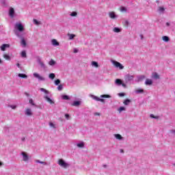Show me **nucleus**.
I'll return each mask as SVG.
<instances>
[{
  "label": "nucleus",
  "instance_id": "f257e3e1",
  "mask_svg": "<svg viewBox=\"0 0 175 175\" xmlns=\"http://www.w3.org/2000/svg\"><path fill=\"white\" fill-rule=\"evenodd\" d=\"M15 28L17 29L18 31L15 32V34L18 38H23V34L20 33V32H23L24 31V25H23V23H16Z\"/></svg>",
  "mask_w": 175,
  "mask_h": 175
},
{
  "label": "nucleus",
  "instance_id": "f03ea898",
  "mask_svg": "<svg viewBox=\"0 0 175 175\" xmlns=\"http://www.w3.org/2000/svg\"><path fill=\"white\" fill-rule=\"evenodd\" d=\"M124 83L126 84H132V82H133V80H135V76L132 75L131 74H126L124 75Z\"/></svg>",
  "mask_w": 175,
  "mask_h": 175
},
{
  "label": "nucleus",
  "instance_id": "7ed1b4c3",
  "mask_svg": "<svg viewBox=\"0 0 175 175\" xmlns=\"http://www.w3.org/2000/svg\"><path fill=\"white\" fill-rule=\"evenodd\" d=\"M58 165H59V166H62V167H64L65 169H66V167L69 166V164L65 162V161H64V159H59Z\"/></svg>",
  "mask_w": 175,
  "mask_h": 175
},
{
  "label": "nucleus",
  "instance_id": "20e7f679",
  "mask_svg": "<svg viewBox=\"0 0 175 175\" xmlns=\"http://www.w3.org/2000/svg\"><path fill=\"white\" fill-rule=\"evenodd\" d=\"M33 76L36 79H38V81H46V78L40 76V75H39L38 73L34 72L33 74Z\"/></svg>",
  "mask_w": 175,
  "mask_h": 175
},
{
  "label": "nucleus",
  "instance_id": "39448f33",
  "mask_svg": "<svg viewBox=\"0 0 175 175\" xmlns=\"http://www.w3.org/2000/svg\"><path fill=\"white\" fill-rule=\"evenodd\" d=\"M112 64L116 66V68H119V69H124V66H122L121 63L117 61L112 60Z\"/></svg>",
  "mask_w": 175,
  "mask_h": 175
},
{
  "label": "nucleus",
  "instance_id": "423d86ee",
  "mask_svg": "<svg viewBox=\"0 0 175 175\" xmlns=\"http://www.w3.org/2000/svg\"><path fill=\"white\" fill-rule=\"evenodd\" d=\"M109 17L111 18V20H116V18H118V15L116 14L114 12H109Z\"/></svg>",
  "mask_w": 175,
  "mask_h": 175
},
{
  "label": "nucleus",
  "instance_id": "0eeeda50",
  "mask_svg": "<svg viewBox=\"0 0 175 175\" xmlns=\"http://www.w3.org/2000/svg\"><path fill=\"white\" fill-rule=\"evenodd\" d=\"M21 155L23 156L24 162H28V161H29V157H28V154L25 153V152H22Z\"/></svg>",
  "mask_w": 175,
  "mask_h": 175
},
{
  "label": "nucleus",
  "instance_id": "6e6552de",
  "mask_svg": "<svg viewBox=\"0 0 175 175\" xmlns=\"http://www.w3.org/2000/svg\"><path fill=\"white\" fill-rule=\"evenodd\" d=\"M9 16L10 17H11L12 18H13V17H14V9L13 8H10V10H9Z\"/></svg>",
  "mask_w": 175,
  "mask_h": 175
},
{
  "label": "nucleus",
  "instance_id": "1a4fd4ad",
  "mask_svg": "<svg viewBox=\"0 0 175 175\" xmlns=\"http://www.w3.org/2000/svg\"><path fill=\"white\" fill-rule=\"evenodd\" d=\"M38 63L39 64V65L40 66V67L42 69H46V64H44V63H43V62H42V60H40V59H38Z\"/></svg>",
  "mask_w": 175,
  "mask_h": 175
},
{
  "label": "nucleus",
  "instance_id": "9d476101",
  "mask_svg": "<svg viewBox=\"0 0 175 175\" xmlns=\"http://www.w3.org/2000/svg\"><path fill=\"white\" fill-rule=\"evenodd\" d=\"M80 105H81V101H80V100H75L72 103V106H75V107H79V106H80Z\"/></svg>",
  "mask_w": 175,
  "mask_h": 175
},
{
  "label": "nucleus",
  "instance_id": "9b49d317",
  "mask_svg": "<svg viewBox=\"0 0 175 175\" xmlns=\"http://www.w3.org/2000/svg\"><path fill=\"white\" fill-rule=\"evenodd\" d=\"M44 98L46 100L48 101L49 103H50V105H54V100H53V99L50 98L47 96H45Z\"/></svg>",
  "mask_w": 175,
  "mask_h": 175
},
{
  "label": "nucleus",
  "instance_id": "f8f14e48",
  "mask_svg": "<svg viewBox=\"0 0 175 175\" xmlns=\"http://www.w3.org/2000/svg\"><path fill=\"white\" fill-rule=\"evenodd\" d=\"M25 116H32V111L31 109L27 108L25 111Z\"/></svg>",
  "mask_w": 175,
  "mask_h": 175
},
{
  "label": "nucleus",
  "instance_id": "ddd939ff",
  "mask_svg": "<svg viewBox=\"0 0 175 175\" xmlns=\"http://www.w3.org/2000/svg\"><path fill=\"white\" fill-rule=\"evenodd\" d=\"M51 43L53 46H55V47H57V46H59V42H58V41H57V40L55 39H53L51 40Z\"/></svg>",
  "mask_w": 175,
  "mask_h": 175
},
{
  "label": "nucleus",
  "instance_id": "4468645a",
  "mask_svg": "<svg viewBox=\"0 0 175 175\" xmlns=\"http://www.w3.org/2000/svg\"><path fill=\"white\" fill-rule=\"evenodd\" d=\"M137 82H140V81H143V80H144V79H146V76L144 75H139L138 77H137Z\"/></svg>",
  "mask_w": 175,
  "mask_h": 175
},
{
  "label": "nucleus",
  "instance_id": "2eb2a0df",
  "mask_svg": "<svg viewBox=\"0 0 175 175\" xmlns=\"http://www.w3.org/2000/svg\"><path fill=\"white\" fill-rule=\"evenodd\" d=\"M62 99L63 100H70V97L66 94L62 95Z\"/></svg>",
  "mask_w": 175,
  "mask_h": 175
},
{
  "label": "nucleus",
  "instance_id": "dca6fc26",
  "mask_svg": "<svg viewBox=\"0 0 175 175\" xmlns=\"http://www.w3.org/2000/svg\"><path fill=\"white\" fill-rule=\"evenodd\" d=\"M152 77V79H154V80H158L160 79L159 75H158L157 72H154Z\"/></svg>",
  "mask_w": 175,
  "mask_h": 175
},
{
  "label": "nucleus",
  "instance_id": "f3484780",
  "mask_svg": "<svg viewBox=\"0 0 175 175\" xmlns=\"http://www.w3.org/2000/svg\"><path fill=\"white\" fill-rule=\"evenodd\" d=\"M146 85H152V80L147 79L145 81Z\"/></svg>",
  "mask_w": 175,
  "mask_h": 175
},
{
  "label": "nucleus",
  "instance_id": "a211bd4d",
  "mask_svg": "<svg viewBox=\"0 0 175 175\" xmlns=\"http://www.w3.org/2000/svg\"><path fill=\"white\" fill-rule=\"evenodd\" d=\"M1 3L4 8H8L9 6V3H8V0H2Z\"/></svg>",
  "mask_w": 175,
  "mask_h": 175
},
{
  "label": "nucleus",
  "instance_id": "6ab92c4d",
  "mask_svg": "<svg viewBox=\"0 0 175 175\" xmlns=\"http://www.w3.org/2000/svg\"><path fill=\"white\" fill-rule=\"evenodd\" d=\"M18 77H21V79H28V76L25 74H23V73H19L18 75Z\"/></svg>",
  "mask_w": 175,
  "mask_h": 175
},
{
  "label": "nucleus",
  "instance_id": "aec40b11",
  "mask_svg": "<svg viewBox=\"0 0 175 175\" xmlns=\"http://www.w3.org/2000/svg\"><path fill=\"white\" fill-rule=\"evenodd\" d=\"M9 47V44H3L1 46V50L2 51H5L6 50V48Z\"/></svg>",
  "mask_w": 175,
  "mask_h": 175
},
{
  "label": "nucleus",
  "instance_id": "412c9836",
  "mask_svg": "<svg viewBox=\"0 0 175 175\" xmlns=\"http://www.w3.org/2000/svg\"><path fill=\"white\" fill-rule=\"evenodd\" d=\"M21 39L22 46H23V47H25V46H27V42L25 41V39H24V38H23V35H22V38H21Z\"/></svg>",
  "mask_w": 175,
  "mask_h": 175
},
{
  "label": "nucleus",
  "instance_id": "4be33fe9",
  "mask_svg": "<svg viewBox=\"0 0 175 175\" xmlns=\"http://www.w3.org/2000/svg\"><path fill=\"white\" fill-rule=\"evenodd\" d=\"M115 84H116L117 85H121L122 84V81L120 79H117L115 81Z\"/></svg>",
  "mask_w": 175,
  "mask_h": 175
},
{
  "label": "nucleus",
  "instance_id": "5701e85b",
  "mask_svg": "<svg viewBox=\"0 0 175 175\" xmlns=\"http://www.w3.org/2000/svg\"><path fill=\"white\" fill-rule=\"evenodd\" d=\"M144 90L142 88H139L135 90V94H144Z\"/></svg>",
  "mask_w": 175,
  "mask_h": 175
},
{
  "label": "nucleus",
  "instance_id": "b1692460",
  "mask_svg": "<svg viewBox=\"0 0 175 175\" xmlns=\"http://www.w3.org/2000/svg\"><path fill=\"white\" fill-rule=\"evenodd\" d=\"M114 136L118 140H122L123 139L122 136L120 134H115Z\"/></svg>",
  "mask_w": 175,
  "mask_h": 175
},
{
  "label": "nucleus",
  "instance_id": "393cba45",
  "mask_svg": "<svg viewBox=\"0 0 175 175\" xmlns=\"http://www.w3.org/2000/svg\"><path fill=\"white\" fill-rule=\"evenodd\" d=\"M77 146L79 148H83L84 147V142H81L80 143H78L77 144Z\"/></svg>",
  "mask_w": 175,
  "mask_h": 175
},
{
  "label": "nucleus",
  "instance_id": "a878e982",
  "mask_svg": "<svg viewBox=\"0 0 175 175\" xmlns=\"http://www.w3.org/2000/svg\"><path fill=\"white\" fill-rule=\"evenodd\" d=\"M90 98H92L94 100H96L97 102L99 100V97H98V96H95L94 94H90Z\"/></svg>",
  "mask_w": 175,
  "mask_h": 175
},
{
  "label": "nucleus",
  "instance_id": "bb28decb",
  "mask_svg": "<svg viewBox=\"0 0 175 175\" xmlns=\"http://www.w3.org/2000/svg\"><path fill=\"white\" fill-rule=\"evenodd\" d=\"M162 39L163 42H169L170 40V38L167 36H164L162 37Z\"/></svg>",
  "mask_w": 175,
  "mask_h": 175
},
{
  "label": "nucleus",
  "instance_id": "cd10ccee",
  "mask_svg": "<svg viewBox=\"0 0 175 175\" xmlns=\"http://www.w3.org/2000/svg\"><path fill=\"white\" fill-rule=\"evenodd\" d=\"M3 58H5V59H7V61H10L12 59L10 56L8 54H4L3 55Z\"/></svg>",
  "mask_w": 175,
  "mask_h": 175
},
{
  "label": "nucleus",
  "instance_id": "c85d7f7f",
  "mask_svg": "<svg viewBox=\"0 0 175 175\" xmlns=\"http://www.w3.org/2000/svg\"><path fill=\"white\" fill-rule=\"evenodd\" d=\"M123 103H124V105H125V106H128V105H129V103H131V100L129 98H126V100H124Z\"/></svg>",
  "mask_w": 175,
  "mask_h": 175
},
{
  "label": "nucleus",
  "instance_id": "c756f323",
  "mask_svg": "<svg viewBox=\"0 0 175 175\" xmlns=\"http://www.w3.org/2000/svg\"><path fill=\"white\" fill-rule=\"evenodd\" d=\"M158 12L159 13H165V8H163V7H159Z\"/></svg>",
  "mask_w": 175,
  "mask_h": 175
},
{
  "label": "nucleus",
  "instance_id": "7c9ffc66",
  "mask_svg": "<svg viewBox=\"0 0 175 175\" xmlns=\"http://www.w3.org/2000/svg\"><path fill=\"white\" fill-rule=\"evenodd\" d=\"M21 57L22 58H27V52L25 51H23L21 52Z\"/></svg>",
  "mask_w": 175,
  "mask_h": 175
},
{
  "label": "nucleus",
  "instance_id": "2f4dec72",
  "mask_svg": "<svg viewBox=\"0 0 175 175\" xmlns=\"http://www.w3.org/2000/svg\"><path fill=\"white\" fill-rule=\"evenodd\" d=\"M92 66H94L95 68H98L99 64H98V62H92Z\"/></svg>",
  "mask_w": 175,
  "mask_h": 175
},
{
  "label": "nucleus",
  "instance_id": "473e14b6",
  "mask_svg": "<svg viewBox=\"0 0 175 175\" xmlns=\"http://www.w3.org/2000/svg\"><path fill=\"white\" fill-rule=\"evenodd\" d=\"M49 79H51V80H54V79H55V74L54 73H51L49 75Z\"/></svg>",
  "mask_w": 175,
  "mask_h": 175
},
{
  "label": "nucleus",
  "instance_id": "72a5a7b5",
  "mask_svg": "<svg viewBox=\"0 0 175 175\" xmlns=\"http://www.w3.org/2000/svg\"><path fill=\"white\" fill-rule=\"evenodd\" d=\"M56 62L55 61H54V59H51V61L49 62V64L51 66H54V65H55Z\"/></svg>",
  "mask_w": 175,
  "mask_h": 175
},
{
  "label": "nucleus",
  "instance_id": "f704fd0d",
  "mask_svg": "<svg viewBox=\"0 0 175 175\" xmlns=\"http://www.w3.org/2000/svg\"><path fill=\"white\" fill-rule=\"evenodd\" d=\"M36 163H40L41 165H47V163L44 161H40V160H36Z\"/></svg>",
  "mask_w": 175,
  "mask_h": 175
},
{
  "label": "nucleus",
  "instance_id": "c9c22d12",
  "mask_svg": "<svg viewBox=\"0 0 175 175\" xmlns=\"http://www.w3.org/2000/svg\"><path fill=\"white\" fill-rule=\"evenodd\" d=\"M113 32H116V33H118L121 31V29L119 27H114L113 29Z\"/></svg>",
  "mask_w": 175,
  "mask_h": 175
},
{
  "label": "nucleus",
  "instance_id": "e433bc0d",
  "mask_svg": "<svg viewBox=\"0 0 175 175\" xmlns=\"http://www.w3.org/2000/svg\"><path fill=\"white\" fill-rule=\"evenodd\" d=\"M76 35L75 34H68V37H69V39L70 40H72V39H75Z\"/></svg>",
  "mask_w": 175,
  "mask_h": 175
},
{
  "label": "nucleus",
  "instance_id": "4c0bfd02",
  "mask_svg": "<svg viewBox=\"0 0 175 175\" xmlns=\"http://www.w3.org/2000/svg\"><path fill=\"white\" fill-rule=\"evenodd\" d=\"M57 90L58 91H62V90H64V85L62 84L59 85Z\"/></svg>",
  "mask_w": 175,
  "mask_h": 175
},
{
  "label": "nucleus",
  "instance_id": "58836bf2",
  "mask_svg": "<svg viewBox=\"0 0 175 175\" xmlns=\"http://www.w3.org/2000/svg\"><path fill=\"white\" fill-rule=\"evenodd\" d=\"M150 118H154V120L159 119V116H154V114H150Z\"/></svg>",
  "mask_w": 175,
  "mask_h": 175
},
{
  "label": "nucleus",
  "instance_id": "ea45409f",
  "mask_svg": "<svg viewBox=\"0 0 175 175\" xmlns=\"http://www.w3.org/2000/svg\"><path fill=\"white\" fill-rule=\"evenodd\" d=\"M29 103H30V105H31L32 106H36L35 103L33 102V100L32 98H30L29 100Z\"/></svg>",
  "mask_w": 175,
  "mask_h": 175
},
{
  "label": "nucleus",
  "instance_id": "a19ab883",
  "mask_svg": "<svg viewBox=\"0 0 175 175\" xmlns=\"http://www.w3.org/2000/svg\"><path fill=\"white\" fill-rule=\"evenodd\" d=\"M100 98H111V96L109 94H103L100 95Z\"/></svg>",
  "mask_w": 175,
  "mask_h": 175
},
{
  "label": "nucleus",
  "instance_id": "79ce46f5",
  "mask_svg": "<svg viewBox=\"0 0 175 175\" xmlns=\"http://www.w3.org/2000/svg\"><path fill=\"white\" fill-rule=\"evenodd\" d=\"M55 84L56 85H59V84H61V80H59V79H56V80L55 81Z\"/></svg>",
  "mask_w": 175,
  "mask_h": 175
},
{
  "label": "nucleus",
  "instance_id": "37998d69",
  "mask_svg": "<svg viewBox=\"0 0 175 175\" xmlns=\"http://www.w3.org/2000/svg\"><path fill=\"white\" fill-rule=\"evenodd\" d=\"M40 91H42V92H44L45 94H49V91L43 88H40Z\"/></svg>",
  "mask_w": 175,
  "mask_h": 175
},
{
  "label": "nucleus",
  "instance_id": "c03bdc74",
  "mask_svg": "<svg viewBox=\"0 0 175 175\" xmlns=\"http://www.w3.org/2000/svg\"><path fill=\"white\" fill-rule=\"evenodd\" d=\"M49 126H51V128H53V129H55L57 127H55V124H54V123L53 122H49Z\"/></svg>",
  "mask_w": 175,
  "mask_h": 175
},
{
  "label": "nucleus",
  "instance_id": "a18cd8bd",
  "mask_svg": "<svg viewBox=\"0 0 175 175\" xmlns=\"http://www.w3.org/2000/svg\"><path fill=\"white\" fill-rule=\"evenodd\" d=\"M125 111V107H120L118 109L119 113H121V111Z\"/></svg>",
  "mask_w": 175,
  "mask_h": 175
},
{
  "label": "nucleus",
  "instance_id": "49530a36",
  "mask_svg": "<svg viewBox=\"0 0 175 175\" xmlns=\"http://www.w3.org/2000/svg\"><path fill=\"white\" fill-rule=\"evenodd\" d=\"M70 16L72 17H76V16H77V12H72L71 14H70Z\"/></svg>",
  "mask_w": 175,
  "mask_h": 175
},
{
  "label": "nucleus",
  "instance_id": "de8ad7c7",
  "mask_svg": "<svg viewBox=\"0 0 175 175\" xmlns=\"http://www.w3.org/2000/svg\"><path fill=\"white\" fill-rule=\"evenodd\" d=\"M34 24H36V25H39V24H40V23L39 21H38V20L36 19H33V20Z\"/></svg>",
  "mask_w": 175,
  "mask_h": 175
},
{
  "label": "nucleus",
  "instance_id": "09e8293b",
  "mask_svg": "<svg viewBox=\"0 0 175 175\" xmlns=\"http://www.w3.org/2000/svg\"><path fill=\"white\" fill-rule=\"evenodd\" d=\"M120 12H126V8L121 7L120 8Z\"/></svg>",
  "mask_w": 175,
  "mask_h": 175
},
{
  "label": "nucleus",
  "instance_id": "8fccbe9b",
  "mask_svg": "<svg viewBox=\"0 0 175 175\" xmlns=\"http://www.w3.org/2000/svg\"><path fill=\"white\" fill-rule=\"evenodd\" d=\"M98 102H102V103H105V99L98 98Z\"/></svg>",
  "mask_w": 175,
  "mask_h": 175
},
{
  "label": "nucleus",
  "instance_id": "3c124183",
  "mask_svg": "<svg viewBox=\"0 0 175 175\" xmlns=\"http://www.w3.org/2000/svg\"><path fill=\"white\" fill-rule=\"evenodd\" d=\"M70 116H69V113H66L65 114V118H66V120H69Z\"/></svg>",
  "mask_w": 175,
  "mask_h": 175
},
{
  "label": "nucleus",
  "instance_id": "603ef678",
  "mask_svg": "<svg viewBox=\"0 0 175 175\" xmlns=\"http://www.w3.org/2000/svg\"><path fill=\"white\" fill-rule=\"evenodd\" d=\"M118 96L120 97L125 96V93H119Z\"/></svg>",
  "mask_w": 175,
  "mask_h": 175
},
{
  "label": "nucleus",
  "instance_id": "864d4df0",
  "mask_svg": "<svg viewBox=\"0 0 175 175\" xmlns=\"http://www.w3.org/2000/svg\"><path fill=\"white\" fill-rule=\"evenodd\" d=\"M10 107H11V109H13L14 110V109H16V107H17V106H16V105H10Z\"/></svg>",
  "mask_w": 175,
  "mask_h": 175
},
{
  "label": "nucleus",
  "instance_id": "5fc2aeb1",
  "mask_svg": "<svg viewBox=\"0 0 175 175\" xmlns=\"http://www.w3.org/2000/svg\"><path fill=\"white\" fill-rule=\"evenodd\" d=\"M121 85H122V87H124V88H126V83H124L122 82Z\"/></svg>",
  "mask_w": 175,
  "mask_h": 175
},
{
  "label": "nucleus",
  "instance_id": "6e6d98bb",
  "mask_svg": "<svg viewBox=\"0 0 175 175\" xmlns=\"http://www.w3.org/2000/svg\"><path fill=\"white\" fill-rule=\"evenodd\" d=\"M171 133H173L174 135H175V130H170V131Z\"/></svg>",
  "mask_w": 175,
  "mask_h": 175
},
{
  "label": "nucleus",
  "instance_id": "4d7b16f0",
  "mask_svg": "<svg viewBox=\"0 0 175 175\" xmlns=\"http://www.w3.org/2000/svg\"><path fill=\"white\" fill-rule=\"evenodd\" d=\"M74 53H79V50L77 49H74Z\"/></svg>",
  "mask_w": 175,
  "mask_h": 175
},
{
  "label": "nucleus",
  "instance_id": "13d9d810",
  "mask_svg": "<svg viewBox=\"0 0 175 175\" xmlns=\"http://www.w3.org/2000/svg\"><path fill=\"white\" fill-rule=\"evenodd\" d=\"M165 25L167 27H170V23L169 22H167Z\"/></svg>",
  "mask_w": 175,
  "mask_h": 175
},
{
  "label": "nucleus",
  "instance_id": "bf43d9fd",
  "mask_svg": "<svg viewBox=\"0 0 175 175\" xmlns=\"http://www.w3.org/2000/svg\"><path fill=\"white\" fill-rule=\"evenodd\" d=\"M94 116H100V113H98V112H96V113H94Z\"/></svg>",
  "mask_w": 175,
  "mask_h": 175
},
{
  "label": "nucleus",
  "instance_id": "052dcab7",
  "mask_svg": "<svg viewBox=\"0 0 175 175\" xmlns=\"http://www.w3.org/2000/svg\"><path fill=\"white\" fill-rule=\"evenodd\" d=\"M120 152H121L122 154H124V150L123 149H120Z\"/></svg>",
  "mask_w": 175,
  "mask_h": 175
},
{
  "label": "nucleus",
  "instance_id": "680f3d73",
  "mask_svg": "<svg viewBox=\"0 0 175 175\" xmlns=\"http://www.w3.org/2000/svg\"><path fill=\"white\" fill-rule=\"evenodd\" d=\"M25 95H26V96L29 97V94L25 92Z\"/></svg>",
  "mask_w": 175,
  "mask_h": 175
},
{
  "label": "nucleus",
  "instance_id": "e2e57ef3",
  "mask_svg": "<svg viewBox=\"0 0 175 175\" xmlns=\"http://www.w3.org/2000/svg\"><path fill=\"white\" fill-rule=\"evenodd\" d=\"M103 167H105V168L107 167V165L106 164L103 165Z\"/></svg>",
  "mask_w": 175,
  "mask_h": 175
},
{
  "label": "nucleus",
  "instance_id": "0e129e2a",
  "mask_svg": "<svg viewBox=\"0 0 175 175\" xmlns=\"http://www.w3.org/2000/svg\"><path fill=\"white\" fill-rule=\"evenodd\" d=\"M21 140L22 142H25V137H22Z\"/></svg>",
  "mask_w": 175,
  "mask_h": 175
},
{
  "label": "nucleus",
  "instance_id": "69168bd1",
  "mask_svg": "<svg viewBox=\"0 0 175 175\" xmlns=\"http://www.w3.org/2000/svg\"><path fill=\"white\" fill-rule=\"evenodd\" d=\"M0 166H3V163H2V161H0Z\"/></svg>",
  "mask_w": 175,
  "mask_h": 175
},
{
  "label": "nucleus",
  "instance_id": "338daca9",
  "mask_svg": "<svg viewBox=\"0 0 175 175\" xmlns=\"http://www.w3.org/2000/svg\"><path fill=\"white\" fill-rule=\"evenodd\" d=\"M16 66L18 67V68H21V66H20V63H18V64H16Z\"/></svg>",
  "mask_w": 175,
  "mask_h": 175
},
{
  "label": "nucleus",
  "instance_id": "774afa93",
  "mask_svg": "<svg viewBox=\"0 0 175 175\" xmlns=\"http://www.w3.org/2000/svg\"><path fill=\"white\" fill-rule=\"evenodd\" d=\"M140 38H141L142 40H143L144 37H143L142 34L140 35Z\"/></svg>",
  "mask_w": 175,
  "mask_h": 175
}]
</instances>
